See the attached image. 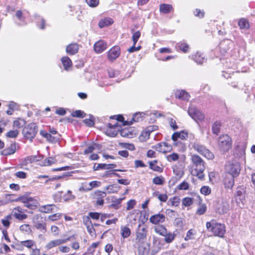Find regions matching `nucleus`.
<instances>
[{"label":"nucleus","instance_id":"nucleus-1","mask_svg":"<svg viewBox=\"0 0 255 255\" xmlns=\"http://www.w3.org/2000/svg\"><path fill=\"white\" fill-rule=\"evenodd\" d=\"M191 160L192 163V170L191 174L202 179L204 177L203 173L205 169V162L202 158L197 154H193L191 156Z\"/></svg>","mask_w":255,"mask_h":255},{"label":"nucleus","instance_id":"nucleus-2","mask_svg":"<svg viewBox=\"0 0 255 255\" xmlns=\"http://www.w3.org/2000/svg\"><path fill=\"white\" fill-rule=\"evenodd\" d=\"M208 232H212L215 236L223 237L226 232V227L224 224L218 223L215 220L207 222L206 224Z\"/></svg>","mask_w":255,"mask_h":255},{"label":"nucleus","instance_id":"nucleus-3","mask_svg":"<svg viewBox=\"0 0 255 255\" xmlns=\"http://www.w3.org/2000/svg\"><path fill=\"white\" fill-rule=\"evenodd\" d=\"M192 148L198 153L208 159H212L214 157L213 153L203 144L195 141L191 143Z\"/></svg>","mask_w":255,"mask_h":255},{"label":"nucleus","instance_id":"nucleus-4","mask_svg":"<svg viewBox=\"0 0 255 255\" xmlns=\"http://www.w3.org/2000/svg\"><path fill=\"white\" fill-rule=\"evenodd\" d=\"M37 132V126L34 123L28 124L24 128L22 131L24 136L30 141H32L33 138L35 136Z\"/></svg>","mask_w":255,"mask_h":255},{"label":"nucleus","instance_id":"nucleus-5","mask_svg":"<svg viewBox=\"0 0 255 255\" xmlns=\"http://www.w3.org/2000/svg\"><path fill=\"white\" fill-rule=\"evenodd\" d=\"M225 169L227 174L236 177L238 176L241 171L240 164L238 161L229 162L226 165Z\"/></svg>","mask_w":255,"mask_h":255},{"label":"nucleus","instance_id":"nucleus-6","mask_svg":"<svg viewBox=\"0 0 255 255\" xmlns=\"http://www.w3.org/2000/svg\"><path fill=\"white\" fill-rule=\"evenodd\" d=\"M218 142L220 148L224 151H228L231 148V138L227 134L220 136Z\"/></svg>","mask_w":255,"mask_h":255},{"label":"nucleus","instance_id":"nucleus-7","mask_svg":"<svg viewBox=\"0 0 255 255\" xmlns=\"http://www.w3.org/2000/svg\"><path fill=\"white\" fill-rule=\"evenodd\" d=\"M229 203L224 199L219 200L215 205V210L216 213L222 215L224 214L229 210Z\"/></svg>","mask_w":255,"mask_h":255},{"label":"nucleus","instance_id":"nucleus-8","mask_svg":"<svg viewBox=\"0 0 255 255\" xmlns=\"http://www.w3.org/2000/svg\"><path fill=\"white\" fill-rule=\"evenodd\" d=\"M15 201H21L22 203L24 204L25 206L30 209H35L37 207L38 204L37 200L34 198L25 196H20L16 199Z\"/></svg>","mask_w":255,"mask_h":255},{"label":"nucleus","instance_id":"nucleus-9","mask_svg":"<svg viewBox=\"0 0 255 255\" xmlns=\"http://www.w3.org/2000/svg\"><path fill=\"white\" fill-rule=\"evenodd\" d=\"M189 115L195 121H202L204 119V115L195 107L191 105L188 111Z\"/></svg>","mask_w":255,"mask_h":255},{"label":"nucleus","instance_id":"nucleus-10","mask_svg":"<svg viewBox=\"0 0 255 255\" xmlns=\"http://www.w3.org/2000/svg\"><path fill=\"white\" fill-rule=\"evenodd\" d=\"M108 128L105 130V133L111 137H115L117 134V131L119 130L118 123L115 121L114 124L108 123Z\"/></svg>","mask_w":255,"mask_h":255},{"label":"nucleus","instance_id":"nucleus-11","mask_svg":"<svg viewBox=\"0 0 255 255\" xmlns=\"http://www.w3.org/2000/svg\"><path fill=\"white\" fill-rule=\"evenodd\" d=\"M42 218L40 215L36 214L32 217V223L35 228L38 230L46 231V224L42 221Z\"/></svg>","mask_w":255,"mask_h":255},{"label":"nucleus","instance_id":"nucleus-12","mask_svg":"<svg viewBox=\"0 0 255 255\" xmlns=\"http://www.w3.org/2000/svg\"><path fill=\"white\" fill-rule=\"evenodd\" d=\"M235 199L238 206L243 208L246 202L245 192L243 189L241 188H238Z\"/></svg>","mask_w":255,"mask_h":255},{"label":"nucleus","instance_id":"nucleus-13","mask_svg":"<svg viewBox=\"0 0 255 255\" xmlns=\"http://www.w3.org/2000/svg\"><path fill=\"white\" fill-rule=\"evenodd\" d=\"M147 228L139 224L136 231V238L138 242L142 243L146 237Z\"/></svg>","mask_w":255,"mask_h":255},{"label":"nucleus","instance_id":"nucleus-14","mask_svg":"<svg viewBox=\"0 0 255 255\" xmlns=\"http://www.w3.org/2000/svg\"><path fill=\"white\" fill-rule=\"evenodd\" d=\"M120 53V48L119 46H114L108 51V59L113 61L119 57Z\"/></svg>","mask_w":255,"mask_h":255},{"label":"nucleus","instance_id":"nucleus-15","mask_svg":"<svg viewBox=\"0 0 255 255\" xmlns=\"http://www.w3.org/2000/svg\"><path fill=\"white\" fill-rule=\"evenodd\" d=\"M93 195L94 198L97 200V205L99 206L103 205L104 203L103 198L106 196V192L105 191L97 190L95 192Z\"/></svg>","mask_w":255,"mask_h":255},{"label":"nucleus","instance_id":"nucleus-16","mask_svg":"<svg viewBox=\"0 0 255 255\" xmlns=\"http://www.w3.org/2000/svg\"><path fill=\"white\" fill-rule=\"evenodd\" d=\"M40 134L41 136L45 138L47 141L52 143H55L58 141L60 138V135L57 134L53 135L51 133L46 132L45 130H41Z\"/></svg>","mask_w":255,"mask_h":255},{"label":"nucleus","instance_id":"nucleus-17","mask_svg":"<svg viewBox=\"0 0 255 255\" xmlns=\"http://www.w3.org/2000/svg\"><path fill=\"white\" fill-rule=\"evenodd\" d=\"M70 239V238H68L67 239H57L55 240L51 241L49 242L46 246V248L47 249H50L55 247L59 246L61 244L66 243L67 241H69Z\"/></svg>","mask_w":255,"mask_h":255},{"label":"nucleus","instance_id":"nucleus-18","mask_svg":"<svg viewBox=\"0 0 255 255\" xmlns=\"http://www.w3.org/2000/svg\"><path fill=\"white\" fill-rule=\"evenodd\" d=\"M107 48V44L103 40H100L97 42L94 46V50L97 53H101L105 51Z\"/></svg>","mask_w":255,"mask_h":255},{"label":"nucleus","instance_id":"nucleus-19","mask_svg":"<svg viewBox=\"0 0 255 255\" xmlns=\"http://www.w3.org/2000/svg\"><path fill=\"white\" fill-rule=\"evenodd\" d=\"M156 150L162 153H166L172 149V146L166 142H161L156 146Z\"/></svg>","mask_w":255,"mask_h":255},{"label":"nucleus","instance_id":"nucleus-20","mask_svg":"<svg viewBox=\"0 0 255 255\" xmlns=\"http://www.w3.org/2000/svg\"><path fill=\"white\" fill-rule=\"evenodd\" d=\"M165 216L162 214H157L152 215L149 218V221L153 224H157L165 221Z\"/></svg>","mask_w":255,"mask_h":255},{"label":"nucleus","instance_id":"nucleus-21","mask_svg":"<svg viewBox=\"0 0 255 255\" xmlns=\"http://www.w3.org/2000/svg\"><path fill=\"white\" fill-rule=\"evenodd\" d=\"M175 96L176 98L184 101H188L190 97V95L183 90H176L175 92Z\"/></svg>","mask_w":255,"mask_h":255},{"label":"nucleus","instance_id":"nucleus-22","mask_svg":"<svg viewBox=\"0 0 255 255\" xmlns=\"http://www.w3.org/2000/svg\"><path fill=\"white\" fill-rule=\"evenodd\" d=\"M79 49V45L76 43L69 44L66 48V52L69 55H73L76 54Z\"/></svg>","mask_w":255,"mask_h":255},{"label":"nucleus","instance_id":"nucleus-23","mask_svg":"<svg viewBox=\"0 0 255 255\" xmlns=\"http://www.w3.org/2000/svg\"><path fill=\"white\" fill-rule=\"evenodd\" d=\"M235 177L227 174L224 178V182L226 188H231L234 184V178Z\"/></svg>","mask_w":255,"mask_h":255},{"label":"nucleus","instance_id":"nucleus-24","mask_svg":"<svg viewBox=\"0 0 255 255\" xmlns=\"http://www.w3.org/2000/svg\"><path fill=\"white\" fill-rule=\"evenodd\" d=\"M187 132L184 130H182L180 132H175L172 134L171 138L174 141H175L177 140L178 138L185 139L187 137Z\"/></svg>","mask_w":255,"mask_h":255},{"label":"nucleus","instance_id":"nucleus-25","mask_svg":"<svg viewBox=\"0 0 255 255\" xmlns=\"http://www.w3.org/2000/svg\"><path fill=\"white\" fill-rule=\"evenodd\" d=\"M57 207L52 204H48L44 206H42L40 207V210L41 212L45 213H49L53 212H56Z\"/></svg>","mask_w":255,"mask_h":255},{"label":"nucleus","instance_id":"nucleus-26","mask_svg":"<svg viewBox=\"0 0 255 255\" xmlns=\"http://www.w3.org/2000/svg\"><path fill=\"white\" fill-rule=\"evenodd\" d=\"M111 198L112 203L111 204L110 207L116 210L119 209L121 207L120 205L124 198H116L115 196H112Z\"/></svg>","mask_w":255,"mask_h":255},{"label":"nucleus","instance_id":"nucleus-27","mask_svg":"<svg viewBox=\"0 0 255 255\" xmlns=\"http://www.w3.org/2000/svg\"><path fill=\"white\" fill-rule=\"evenodd\" d=\"M61 62L65 70L68 71L72 65V61L67 56L63 57L61 59Z\"/></svg>","mask_w":255,"mask_h":255},{"label":"nucleus","instance_id":"nucleus-28","mask_svg":"<svg viewBox=\"0 0 255 255\" xmlns=\"http://www.w3.org/2000/svg\"><path fill=\"white\" fill-rule=\"evenodd\" d=\"M16 151V145L15 144H11L7 148L3 150L1 154L3 155H9L13 154Z\"/></svg>","mask_w":255,"mask_h":255},{"label":"nucleus","instance_id":"nucleus-29","mask_svg":"<svg viewBox=\"0 0 255 255\" xmlns=\"http://www.w3.org/2000/svg\"><path fill=\"white\" fill-rule=\"evenodd\" d=\"M114 20L110 17H106L102 19L99 22V26L100 28H103L112 24Z\"/></svg>","mask_w":255,"mask_h":255},{"label":"nucleus","instance_id":"nucleus-30","mask_svg":"<svg viewBox=\"0 0 255 255\" xmlns=\"http://www.w3.org/2000/svg\"><path fill=\"white\" fill-rule=\"evenodd\" d=\"M160 11L163 13H168L173 10V7L171 4H161L159 6Z\"/></svg>","mask_w":255,"mask_h":255},{"label":"nucleus","instance_id":"nucleus-31","mask_svg":"<svg viewBox=\"0 0 255 255\" xmlns=\"http://www.w3.org/2000/svg\"><path fill=\"white\" fill-rule=\"evenodd\" d=\"M120 187L115 184L110 185L104 188V190L107 191V193H114L117 192L119 190Z\"/></svg>","mask_w":255,"mask_h":255},{"label":"nucleus","instance_id":"nucleus-32","mask_svg":"<svg viewBox=\"0 0 255 255\" xmlns=\"http://www.w3.org/2000/svg\"><path fill=\"white\" fill-rule=\"evenodd\" d=\"M180 203V199L178 196H174L172 198H171L169 199V200L168 201V205L171 206H174V207H177L179 206Z\"/></svg>","mask_w":255,"mask_h":255},{"label":"nucleus","instance_id":"nucleus-33","mask_svg":"<svg viewBox=\"0 0 255 255\" xmlns=\"http://www.w3.org/2000/svg\"><path fill=\"white\" fill-rule=\"evenodd\" d=\"M121 234L122 237L125 239L128 237L130 234L131 231L129 228L127 226H121Z\"/></svg>","mask_w":255,"mask_h":255},{"label":"nucleus","instance_id":"nucleus-34","mask_svg":"<svg viewBox=\"0 0 255 255\" xmlns=\"http://www.w3.org/2000/svg\"><path fill=\"white\" fill-rule=\"evenodd\" d=\"M176 46L183 52L187 53L189 49V45L185 42H180L177 43Z\"/></svg>","mask_w":255,"mask_h":255},{"label":"nucleus","instance_id":"nucleus-35","mask_svg":"<svg viewBox=\"0 0 255 255\" xmlns=\"http://www.w3.org/2000/svg\"><path fill=\"white\" fill-rule=\"evenodd\" d=\"M35 21L37 24V26L41 29H44L45 27V19L40 16H37L36 17Z\"/></svg>","mask_w":255,"mask_h":255},{"label":"nucleus","instance_id":"nucleus-36","mask_svg":"<svg viewBox=\"0 0 255 255\" xmlns=\"http://www.w3.org/2000/svg\"><path fill=\"white\" fill-rule=\"evenodd\" d=\"M155 232L159 235L163 236L167 232L166 229L162 225L156 226L154 227Z\"/></svg>","mask_w":255,"mask_h":255},{"label":"nucleus","instance_id":"nucleus-37","mask_svg":"<svg viewBox=\"0 0 255 255\" xmlns=\"http://www.w3.org/2000/svg\"><path fill=\"white\" fill-rule=\"evenodd\" d=\"M57 162V160L55 157H49L45 159L43 161L42 165L43 166H50L52 164H55Z\"/></svg>","mask_w":255,"mask_h":255},{"label":"nucleus","instance_id":"nucleus-38","mask_svg":"<svg viewBox=\"0 0 255 255\" xmlns=\"http://www.w3.org/2000/svg\"><path fill=\"white\" fill-rule=\"evenodd\" d=\"M193 58L195 61L198 64H202L205 61V57L203 54L199 52L196 53Z\"/></svg>","mask_w":255,"mask_h":255},{"label":"nucleus","instance_id":"nucleus-39","mask_svg":"<svg viewBox=\"0 0 255 255\" xmlns=\"http://www.w3.org/2000/svg\"><path fill=\"white\" fill-rule=\"evenodd\" d=\"M149 248L148 246L141 245L138 247V252L139 255H148Z\"/></svg>","mask_w":255,"mask_h":255},{"label":"nucleus","instance_id":"nucleus-40","mask_svg":"<svg viewBox=\"0 0 255 255\" xmlns=\"http://www.w3.org/2000/svg\"><path fill=\"white\" fill-rule=\"evenodd\" d=\"M21 246L25 247L28 249H32V247L35 245V242L32 240H28L21 241L20 242Z\"/></svg>","mask_w":255,"mask_h":255},{"label":"nucleus","instance_id":"nucleus-41","mask_svg":"<svg viewBox=\"0 0 255 255\" xmlns=\"http://www.w3.org/2000/svg\"><path fill=\"white\" fill-rule=\"evenodd\" d=\"M15 16L16 18L18 19L19 22L18 23V24L19 25H24L26 24L25 22V18L22 16V12L21 10H17L16 12Z\"/></svg>","mask_w":255,"mask_h":255},{"label":"nucleus","instance_id":"nucleus-42","mask_svg":"<svg viewBox=\"0 0 255 255\" xmlns=\"http://www.w3.org/2000/svg\"><path fill=\"white\" fill-rule=\"evenodd\" d=\"M157 163V160H154L152 161L149 162V167L155 171L162 172V169L160 167L158 166L156 163Z\"/></svg>","mask_w":255,"mask_h":255},{"label":"nucleus","instance_id":"nucleus-43","mask_svg":"<svg viewBox=\"0 0 255 255\" xmlns=\"http://www.w3.org/2000/svg\"><path fill=\"white\" fill-rule=\"evenodd\" d=\"M238 25L241 29H248L250 27L248 21L245 18L241 19L238 22Z\"/></svg>","mask_w":255,"mask_h":255},{"label":"nucleus","instance_id":"nucleus-44","mask_svg":"<svg viewBox=\"0 0 255 255\" xmlns=\"http://www.w3.org/2000/svg\"><path fill=\"white\" fill-rule=\"evenodd\" d=\"M164 238V241L166 243H171L174 239L175 235L174 233L171 232H167L166 235L163 236Z\"/></svg>","mask_w":255,"mask_h":255},{"label":"nucleus","instance_id":"nucleus-45","mask_svg":"<svg viewBox=\"0 0 255 255\" xmlns=\"http://www.w3.org/2000/svg\"><path fill=\"white\" fill-rule=\"evenodd\" d=\"M207 211V206L205 204H200L197 209L196 214L202 215L205 213Z\"/></svg>","mask_w":255,"mask_h":255},{"label":"nucleus","instance_id":"nucleus-46","mask_svg":"<svg viewBox=\"0 0 255 255\" xmlns=\"http://www.w3.org/2000/svg\"><path fill=\"white\" fill-rule=\"evenodd\" d=\"M12 219V216L10 215H7L1 220V223L3 226L8 228L10 225V221Z\"/></svg>","mask_w":255,"mask_h":255},{"label":"nucleus","instance_id":"nucleus-47","mask_svg":"<svg viewBox=\"0 0 255 255\" xmlns=\"http://www.w3.org/2000/svg\"><path fill=\"white\" fill-rule=\"evenodd\" d=\"M193 203V199L190 197H185L182 201V205L185 207H188Z\"/></svg>","mask_w":255,"mask_h":255},{"label":"nucleus","instance_id":"nucleus-48","mask_svg":"<svg viewBox=\"0 0 255 255\" xmlns=\"http://www.w3.org/2000/svg\"><path fill=\"white\" fill-rule=\"evenodd\" d=\"M144 114L142 113H137L133 115L132 121L135 122H138L142 120Z\"/></svg>","mask_w":255,"mask_h":255},{"label":"nucleus","instance_id":"nucleus-49","mask_svg":"<svg viewBox=\"0 0 255 255\" xmlns=\"http://www.w3.org/2000/svg\"><path fill=\"white\" fill-rule=\"evenodd\" d=\"M221 125L220 122L216 121L215 122L212 126V131L213 132L217 135L220 132V128Z\"/></svg>","mask_w":255,"mask_h":255},{"label":"nucleus","instance_id":"nucleus-50","mask_svg":"<svg viewBox=\"0 0 255 255\" xmlns=\"http://www.w3.org/2000/svg\"><path fill=\"white\" fill-rule=\"evenodd\" d=\"M153 183L156 185H163L164 182V178L162 176H157L153 179Z\"/></svg>","mask_w":255,"mask_h":255},{"label":"nucleus","instance_id":"nucleus-51","mask_svg":"<svg viewBox=\"0 0 255 255\" xmlns=\"http://www.w3.org/2000/svg\"><path fill=\"white\" fill-rule=\"evenodd\" d=\"M201 194L204 195H208L211 193V188L208 186H204L200 189Z\"/></svg>","mask_w":255,"mask_h":255},{"label":"nucleus","instance_id":"nucleus-52","mask_svg":"<svg viewBox=\"0 0 255 255\" xmlns=\"http://www.w3.org/2000/svg\"><path fill=\"white\" fill-rule=\"evenodd\" d=\"M63 198L64 200L66 201L74 199L75 198V196L72 195V192L70 190H68L64 195Z\"/></svg>","mask_w":255,"mask_h":255},{"label":"nucleus","instance_id":"nucleus-53","mask_svg":"<svg viewBox=\"0 0 255 255\" xmlns=\"http://www.w3.org/2000/svg\"><path fill=\"white\" fill-rule=\"evenodd\" d=\"M13 216L17 220L19 221L23 220L27 218V215L23 213H14L12 214Z\"/></svg>","mask_w":255,"mask_h":255},{"label":"nucleus","instance_id":"nucleus-54","mask_svg":"<svg viewBox=\"0 0 255 255\" xmlns=\"http://www.w3.org/2000/svg\"><path fill=\"white\" fill-rule=\"evenodd\" d=\"M178 158L179 155L176 153H173L167 156V159L170 162L176 161Z\"/></svg>","mask_w":255,"mask_h":255},{"label":"nucleus","instance_id":"nucleus-55","mask_svg":"<svg viewBox=\"0 0 255 255\" xmlns=\"http://www.w3.org/2000/svg\"><path fill=\"white\" fill-rule=\"evenodd\" d=\"M19 133L17 129L10 130L6 133V136L10 138H15L17 136Z\"/></svg>","mask_w":255,"mask_h":255},{"label":"nucleus","instance_id":"nucleus-56","mask_svg":"<svg viewBox=\"0 0 255 255\" xmlns=\"http://www.w3.org/2000/svg\"><path fill=\"white\" fill-rule=\"evenodd\" d=\"M101 185V183L100 181H93L92 182H90L89 183V185L90 186V188H88V190H91L94 188H96L100 186Z\"/></svg>","mask_w":255,"mask_h":255},{"label":"nucleus","instance_id":"nucleus-57","mask_svg":"<svg viewBox=\"0 0 255 255\" xmlns=\"http://www.w3.org/2000/svg\"><path fill=\"white\" fill-rule=\"evenodd\" d=\"M84 115V113L80 110L76 111L72 113V116L73 117L83 118Z\"/></svg>","mask_w":255,"mask_h":255},{"label":"nucleus","instance_id":"nucleus-58","mask_svg":"<svg viewBox=\"0 0 255 255\" xmlns=\"http://www.w3.org/2000/svg\"><path fill=\"white\" fill-rule=\"evenodd\" d=\"M86 1L91 7H96L99 3V0H86Z\"/></svg>","mask_w":255,"mask_h":255},{"label":"nucleus","instance_id":"nucleus-59","mask_svg":"<svg viewBox=\"0 0 255 255\" xmlns=\"http://www.w3.org/2000/svg\"><path fill=\"white\" fill-rule=\"evenodd\" d=\"M62 214L59 213H56L48 216V219L52 221H56L60 218Z\"/></svg>","mask_w":255,"mask_h":255},{"label":"nucleus","instance_id":"nucleus-60","mask_svg":"<svg viewBox=\"0 0 255 255\" xmlns=\"http://www.w3.org/2000/svg\"><path fill=\"white\" fill-rule=\"evenodd\" d=\"M21 122L23 123V124H24V121L20 119H18L17 120H15L13 122V127L17 128H20V127L22 126L21 124Z\"/></svg>","mask_w":255,"mask_h":255},{"label":"nucleus","instance_id":"nucleus-61","mask_svg":"<svg viewBox=\"0 0 255 255\" xmlns=\"http://www.w3.org/2000/svg\"><path fill=\"white\" fill-rule=\"evenodd\" d=\"M194 14L195 16L197 17H199V18H202L204 16V12L203 10H201L200 9H196L194 11Z\"/></svg>","mask_w":255,"mask_h":255},{"label":"nucleus","instance_id":"nucleus-62","mask_svg":"<svg viewBox=\"0 0 255 255\" xmlns=\"http://www.w3.org/2000/svg\"><path fill=\"white\" fill-rule=\"evenodd\" d=\"M136 202L134 200H130L128 203H127V210H129L130 209H132L134 208V206L135 205Z\"/></svg>","mask_w":255,"mask_h":255},{"label":"nucleus","instance_id":"nucleus-63","mask_svg":"<svg viewBox=\"0 0 255 255\" xmlns=\"http://www.w3.org/2000/svg\"><path fill=\"white\" fill-rule=\"evenodd\" d=\"M194 235V230L191 229L189 230L186 234V237H185L184 239L185 241H188L190 239H193V236Z\"/></svg>","mask_w":255,"mask_h":255},{"label":"nucleus","instance_id":"nucleus-64","mask_svg":"<svg viewBox=\"0 0 255 255\" xmlns=\"http://www.w3.org/2000/svg\"><path fill=\"white\" fill-rule=\"evenodd\" d=\"M19 229L22 232L28 233L30 231V228L28 224H23L20 226Z\"/></svg>","mask_w":255,"mask_h":255}]
</instances>
